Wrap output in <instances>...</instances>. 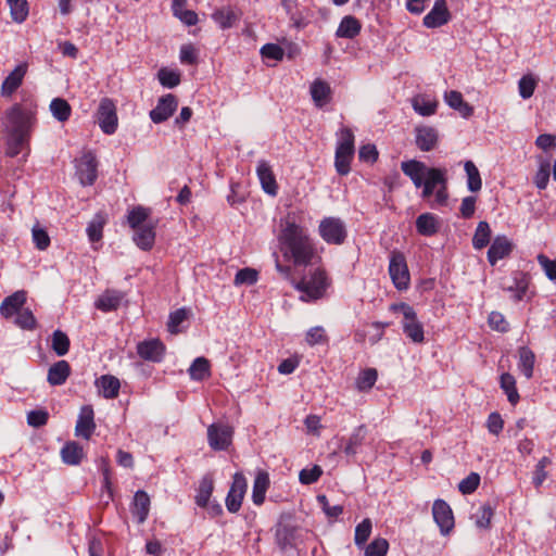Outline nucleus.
Instances as JSON below:
<instances>
[{"label": "nucleus", "instance_id": "obj_1", "mask_svg": "<svg viewBox=\"0 0 556 556\" xmlns=\"http://www.w3.org/2000/svg\"><path fill=\"white\" fill-rule=\"evenodd\" d=\"M36 125L37 104L31 101L14 103L5 111L3 127L7 135L8 156L14 157L24 150L29 152V141Z\"/></svg>", "mask_w": 556, "mask_h": 556}, {"label": "nucleus", "instance_id": "obj_2", "mask_svg": "<svg viewBox=\"0 0 556 556\" xmlns=\"http://www.w3.org/2000/svg\"><path fill=\"white\" fill-rule=\"evenodd\" d=\"M278 243L285 260L292 262L295 266H306L315 257L314 243L306 230L298 224L294 213H289L281 220Z\"/></svg>", "mask_w": 556, "mask_h": 556}, {"label": "nucleus", "instance_id": "obj_3", "mask_svg": "<svg viewBox=\"0 0 556 556\" xmlns=\"http://www.w3.org/2000/svg\"><path fill=\"white\" fill-rule=\"evenodd\" d=\"M403 173L410 178L416 188H421V197L429 199L434 194L432 206L446 205L448 200L447 169L428 167L416 160L405 161L401 164Z\"/></svg>", "mask_w": 556, "mask_h": 556}, {"label": "nucleus", "instance_id": "obj_4", "mask_svg": "<svg viewBox=\"0 0 556 556\" xmlns=\"http://www.w3.org/2000/svg\"><path fill=\"white\" fill-rule=\"evenodd\" d=\"M330 280L323 268L314 269L308 276L295 283V289L301 292L302 301H316L325 296Z\"/></svg>", "mask_w": 556, "mask_h": 556}, {"label": "nucleus", "instance_id": "obj_5", "mask_svg": "<svg viewBox=\"0 0 556 556\" xmlns=\"http://www.w3.org/2000/svg\"><path fill=\"white\" fill-rule=\"evenodd\" d=\"M390 311L403 315V332L412 342L422 343L425 341L424 325L418 320L413 306L405 302L393 303L390 305Z\"/></svg>", "mask_w": 556, "mask_h": 556}, {"label": "nucleus", "instance_id": "obj_6", "mask_svg": "<svg viewBox=\"0 0 556 556\" xmlns=\"http://www.w3.org/2000/svg\"><path fill=\"white\" fill-rule=\"evenodd\" d=\"M318 232L328 244L340 245L346 237L348 230L343 220L338 217H325L320 220Z\"/></svg>", "mask_w": 556, "mask_h": 556}, {"label": "nucleus", "instance_id": "obj_7", "mask_svg": "<svg viewBox=\"0 0 556 556\" xmlns=\"http://www.w3.org/2000/svg\"><path fill=\"white\" fill-rule=\"evenodd\" d=\"M97 119L101 130L105 135H113L116 131L118 117L113 100L109 98L101 99L97 110Z\"/></svg>", "mask_w": 556, "mask_h": 556}, {"label": "nucleus", "instance_id": "obj_8", "mask_svg": "<svg viewBox=\"0 0 556 556\" xmlns=\"http://www.w3.org/2000/svg\"><path fill=\"white\" fill-rule=\"evenodd\" d=\"M390 277L397 290H406L409 286V271L405 256L400 252H393L389 264Z\"/></svg>", "mask_w": 556, "mask_h": 556}, {"label": "nucleus", "instance_id": "obj_9", "mask_svg": "<svg viewBox=\"0 0 556 556\" xmlns=\"http://www.w3.org/2000/svg\"><path fill=\"white\" fill-rule=\"evenodd\" d=\"M233 430L225 424H212L207 428V441L214 451L227 450L232 441Z\"/></svg>", "mask_w": 556, "mask_h": 556}, {"label": "nucleus", "instance_id": "obj_10", "mask_svg": "<svg viewBox=\"0 0 556 556\" xmlns=\"http://www.w3.org/2000/svg\"><path fill=\"white\" fill-rule=\"evenodd\" d=\"M98 162L91 152H85L76 164V175L83 186H91L98 177Z\"/></svg>", "mask_w": 556, "mask_h": 556}, {"label": "nucleus", "instance_id": "obj_11", "mask_svg": "<svg viewBox=\"0 0 556 556\" xmlns=\"http://www.w3.org/2000/svg\"><path fill=\"white\" fill-rule=\"evenodd\" d=\"M247 491V480L241 472H236L230 490L226 496V507L229 513H237L241 508Z\"/></svg>", "mask_w": 556, "mask_h": 556}, {"label": "nucleus", "instance_id": "obj_12", "mask_svg": "<svg viewBox=\"0 0 556 556\" xmlns=\"http://www.w3.org/2000/svg\"><path fill=\"white\" fill-rule=\"evenodd\" d=\"M432 515L443 535L454 528V516L450 505L443 500H437L432 506Z\"/></svg>", "mask_w": 556, "mask_h": 556}, {"label": "nucleus", "instance_id": "obj_13", "mask_svg": "<svg viewBox=\"0 0 556 556\" xmlns=\"http://www.w3.org/2000/svg\"><path fill=\"white\" fill-rule=\"evenodd\" d=\"M451 20V12L446 0H435L430 12L424 17L422 23L427 28H438L447 24Z\"/></svg>", "mask_w": 556, "mask_h": 556}, {"label": "nucleus", "instance_id": "obj_14", "mask_svg": "<svg viewBox=\"0 0 556 556\" xmlns=\"http://www.w3.org/2000/svg\"><path fill=\"white\" fill-rule=\"evenodd\" d=\"M178 101L172 93L159 99L156 106L150 112V118L153 123L160 124L167 121L176 111Z\"/></svg>", "mask_w": 556, "mask_h": 556}, {"label": "nucleus", "instance_id": "obj_15", "mask_svg": "<svg viewBox=\"0 0 556 556\" xmlns=\"http://www.w3.org/2000/svg\"><path fill=\"white\" fill-rule=\"evenodd\" d=\"M256 174L265 193L276 197L278 193V184L269 163L261 160L256 167Z\"/></svg>", "mask_w": 556, "mask_h": 556}, {"label": "nucleus", "instance_id": "obj_16", "mask_svg": "<svg viewBox=\"0 0 556 556\" xmlns=\"http://www.w3.org/2000/svg\"><path fill=\"white\" fill-rule=\"evenodd\" d=\"M138 355L149 362L159 363L165 353V345L159 339L147 340L138 343Z\"/></svg>", "mask_w": 556, "mask_h": 556}, {"label": "nucleus", "instance_id": "obj_17", "mask_svg": "<svg viewBox=\"0 0 556 556\" xmlns=\"http://www.w3.org/2000/svg\"><path fill=\"white\" fill-rule=\"evenodd\" d=\"M96 424L93 420V409L89 405L80 408V413L75 427V434L77 437L89 440L94 432Z\"/></svg>", "mask_w": 556, "mask_h": 556}, {"label": "nucleus", "instance_id": "obj_18", "mask_svg": "<svg viewBox=\"0 0 556 556\" xmlns=\"http://www.w3.org/2000/svg\"><path fill=\"white\" fill-rule=\"evenodd\" d=\"M27 63L18 64L3 80L1 85V96L10 98L22 85L27 73Z\"/></svg>", "mask_w": 556, "mask_h": 556}, {"label": "nucleus", "instance_id": "obj_19", "mask_svg": "<svg viewBox=\"0 0 556 556\" xmlns=\"http://www.w3.org/2000/svg\"><path fill=\"white\" fill-rule=\"evenodd\" d=\"M27 293L24 290H18L7 296L0 305V314L4 318H11L23 309L26 302Z\"/></svg>", "mask_w": 556, "mask_h": 556}, {"label": "nucleus", "instance_id": "obj_20", "mask_svg": "<svg viewBox=\"0 0 556 556\" xmlns=\"http://www.w3.org/2000/svg\"><path fill=\"white\" fill-rule=\"evenodd\" d=\"M511 251V241L505 236H497L489 248L488 261L494 266L500 260L507 257Z\"/></svg>", "mask_w": 556, "mask_h": 556}, {"label": "nucleus", "instance_id": "obj_21", "mask_svg": "<svg viewBox=\"0 0 556 556\" xmlns=\"http://www.w3.org/2000/svg\"><path fill=\"white\" fill-rule=\"evenodd\" d=\"M134 242L143 251H149L155 242V224L148 223L146 226L134 228Z\"/></svg>", "mask_w": 556, "mask_h": 556}, {"label": "nucleus", "instance_id": "obj_22", "mask_svg": "<svg viewBox=\"0 0 556 556\" xmlns=\"http://www.w3.org/2000/svg\"><path fill=\"white\" fill-rule=\"evenodd\" d=\"M312 99L317 108H323L331 100L332 90L330 85L320 78L315 79L309 88Z\"/></svg>", "mask_w": 556, "mask_h": 556}, {"label": "nucleus", "instance_id": "obj_23", "mask_svg": "<svg viewBox=\"0 0 556 556\" xmlns=\"http://www.w3.org/2000/svg\"><path fill=\"white\" fill-rule=\"evenodd\" d=\"M438 131L430 126H421L416 128V144L425 152L431 151L438 144Z\"/></svg>", "mask_w": 556, "mask_h": 556}, {"label": "nucleus", "instance_id": "obj_24", "mask_svg": "<svg viewBox=\"0 0 556 556\" xmlns=\"http://www.w3.org/2000/svg\"><path fill=\"white\" fill-rule=\"evenodd\" d=\"M62 462L70 466H77L81 463L85 457V451L83 446L75 441H70L64 444L61 448Z\"/></svg>", "mask_w": 556, "mask_h": 556}, {"label": "nucleus", "instance_id": "obj_25", "mask_svg": "<svg viewBox=\"0 0 556 556\" xmlns=\"http://www.w3.org/2000/svg\"><path fill=\"white\" fill-rule=\"evenodd\" d=\"M444 101L446 104L458 111V113L468 118L473 114V108L466 101H464L463 94L459 91L451 90L444 93Z\"/></svg>", "mask_w": 556, "mask_h": 556}, {"label": "nucleus", "instance_id": "obj_26", "mask_svg": "<svg viewBox=\"0 0 556 556\" xmlns=\"http://www.w3.org/2000/svg\"><path fill=\"white\" fill-rule=\"evenodd\" d=\"M150 511V497L147 492L139 490L134 496V506L131 513L138 523H143Z\"/></svg>", "mask_w": 556, "mask_h": 556}, {"label": "nucleus", "instance_id": "obj_27", "mask_svg": "<svg viewBox=\"0 0 556 556\" xmlns=\"http://www.w3.org/2000/svg\"><path fill=\"white\" fill-rule=\"evenodd\" d=\"M70 375V364L66 361H59L49 368L47 380L51 386H62Z\"/></svg>", "mask_w": 556, "mask_h": 556}, {"label": "nucleus", "instance_id": "obj_28", "mask_svg": "<svg viewBox=\"0 0 556 556\" xmlns=\"http://www.w3.org/2000/svg\"><path fill=\"white\" fill-rule=\"evenodd\" d=\"M123 293L116 290H106L96 301L94 305L102 312L115 311L119 307Z\"/></svg>", "mask_w": 556, "mask_h": 556}, {"label": "nucleus", "instance_id": "obj_29", "mask_svg": "<svg viewBox=\"0 0 556 556\" xmlns=\"http://www.w3.org/2000/svg\"><path fill=\"white\" fill-rule=\"evenodd\" d=\"M518 357V369L527 379H531L533 377L535 354L528 346H520Z\"/></svg>", "mask_w": 556, "mask_h": 556}, {"label": "nucleus", "instance_id": "obj_30", "mask_svg": "<svg viewBox=\"0 0 556 556\" xmlns=\"http://www.w3.org/2000/svg\"><path fill=\"white\" fill-rule=\"evenodd\" d=\"M101 394L105 399H115L118 396L121 382L112 375H103L96 381Z\"/></svg>", "mask_w": 556, "mask_h": 556}, {"label": "nucleus", "instance_id": "obj_31", "mask_svg": "<svg viewBox=\"0 0 556 556\" xmlns=\"http://www.w3.org/2000/svg\"><path fill=\"white\" fill-rule=\"evenodd\" d=\"M294 528L288 525H278L275 531V542L281 552L294 546Z\"/></svg>", "mask_w": 556, "mask_h": 556}, {"label": "nucleus", "instance_id": "obj_32", "mask_svg": "<svg viewBox=\"0 0 556 556\" xmlns=\"http://www.w3.org/2000/svg\"><path fill=\"white\" fill-rule=\"evenodd\" d=\"M212 18L220 26L226 29L232 27L240 18V12L231 7H225L216 10L212 14Z\"/></svg>", "mask_w": 556, "mask_h": 556}, {"label": "nucleus", "instance_id": "obj_33", "mask_svg": "<svg viewBox=\"0 0 556 556\" xmlns=\"http://www.w3.org/2000/svg\"><path fill=\"white\" fill-rule=\"evenodd\" d=\"M361 29L362 25L359 21L354 16L348 15L341 20L336 36L339 38L353 39L361 33Z\"/></svg>", "mask_w": 556, "mask_h": 556}, {"label": "nucleus", "instance_id": "obj_34", "mask_svg": "<svg viewBox=\"0 0 556 556\" xmlns=\"http://www.w3.org/2000/svg\"><path fill=\"white\" fill-rule=\"evenodd\" d=\"M415 112L421 116H431L437 112L438 101L427 94H417L412 100Z\"/></svg>", "mask_w": 556, "mask_h": 556}, {"label": "nucleus", "instance_id": "obj_35", "mask_svg": "<svg viewBox=\"0 0 556 556\" xmlns=\"http://www.w3.org/2000/svg\"><path fill=\"white\" fill-rule=\"evenodd\" d=\"M269 486V477L265 471L256 475L253 483L252 501L255 505H262L265 501V494Z\"/></svg>", "mask_w": 556, "mask_h": 556}, {"label": "nucleus", "instance_id": "obj_36", "mask_svg": "<svg viewBox=\"0 0 556 556\" xmlns=\"http://www.w3.org/2000/svg\"><path fill=\"white\" fill-rule=\"evenodd\" d=\"M214 490V480L211 475L204 476L199 484L198 493L195 495V503L200 507L208 505L211 495Z\"/></svg>", "mask_w": 556, "mask_h": 556}, {"label": "nucleus", "instance_id": "obj_37", "mask_svg": "<svg viewBox=\"0 0 556 556\" xmlns=\"http://www.w3.org/2000/svg\"><path fill=\"white\" fill-rule=\"evenodd\" d=\"M190 378L195 381H202L211 376V364L205 357H197L189 370Z\"/></svg>", "mask_w": 556, "mask_h": 556}, {"label": "nucleus", "instance_id": "obj_38", "mask_svg": "<svg viewBox=\"0 0 556 556\" xmlns=\"http://www.w3.org/2000/svg\"><path fill=\"white\" fill-rule=\"evenodd\" d=\"M500 386H501V389L507 395L508 402L511 405H516L519 402L520 396H519L518 390L516 388L515 377L513 375H510L509 372L502 374L501 378H500Z\"/></svg>", "mask_w": 556, "mask_h": 556}, {"label": "nucleus", "instance_id": "obj_39", "mask_svg": "<svg viewBox=\"0 0 556 556\" xmlns=\"http://www.w3.org/2000/svg\"><path fill=\"white\" fill-rule=\"evenodd\" d=\"M150 215V208L138 205L128 212L127 223L131 229L139 228L148 224Z\"/></svg>", "mask_w": 556, "mask_h": 556}, {"label": "nucleus", "instance_id": "obj_40", "mask_svg": "<svg viewBox=\"0 0 556 556\" xmlns=\"http://www.w3.org/2000/svg\"><path fill=\"white\" fill-rule=\"evenodd\" d=\"M417 231L422 236H432L438 231V222L434 215L424 213L416 219Z\"/></svg>", "mask_w": 556, "mask_h": 556}, {"label": "nucleus", "instance_id": "obj_41", "mask_svg": "<svg viewBox=\"0 0 556 556\" xmlns=\"http://www.w3.org/2000/svg\"><path fill=\"white\" fill-rule=\"evenodd\" d=\"M50 111L53 117L64 123L70 119L72 114V108L65 99L54 98L50 103Z\"/></svg>", "mask_w": 556, "mask_h": 556}, {"label": "nucleus", "instance_id": "obj_42", "mask_svg": "<svg viewBox=\"0 0 556 556\" xmlns=\"http://www.w3.org/2000/svg\"><path fill=\"white\" fill-rule=\"evenodd\" d=\"M491 228L488 222H480L476 228L473 238H472V245L476 250H481L485 248L491 240Z\"/></svg>", "mask_w": 556, "mask_h": 556}, {"label": "nucleus", "instance_id": "obj_43", "mask_svg": "<svg viewBox=\"0 0 556 556\" xmlns=\"http://www.w3.org/2000/svg\"><path fill=\"white\" fill-rule=\"evenodd\" d=\"M467 175V187L471 192H477L482 187V180L479 169L471 161H466L464 165Z\"/></svg>", "mask_w": 556, "mask_h": 556}, {"label": "nucleus", "instance_id": "obj_44", "mask_svg": "<svg viewBox=\"0 0 556 556\" xmlns=\"http://www.w3.org/2000/svg\"><path fill=\"white\" fill-rule=\"evenodd\" d=\"M10 7L12 20L16 23H23L29 13L27 0H7Z\"/></svg>", "mask_w": 556, "mask_h": 556}, {"label": "nucleus", "instance_id": "obj_45", "mask_svg": "<svg viewBox=\"0 0 556 556\" xmlns=\"http://www.w3.org/2000/svg\"><path fill=\"white\" fill-rule=\"evenodd\" d=\"M336 150L354 153V134L349 127H342L338 132V143Z\"/></svg>", "mask_w": 556, "mask_h": 556}, {"label": "nucleus", "instance_id": "obj_46", "mask_svg": "<svg viewBox=\"0 0 556 556\" xmlns=\"http://www.w3.org/2000/svg\"><path fill=\"white\" fill-rule=\"evenodd\" d=\"M366 428L364 425L357 427L354 432L349 438V441L344 447V453L349 456L355 455L357 453V448L362 445L365 440Z\"/></svg>", "mask_w": 556, "mask_h": 556}, {"label": "nucleus", "instance_id": "obj_47", "mask_svg": "<svg viewBox=\"0 0 556 556\" xmlns=\"http://www.w3.org/2000/svg\"><path fill=\"white\" fill-rule=\"evenodd\" d=\"M281 5L296 28L304 26V18L298 9V0H281Z\"/></svg>", "mask_w": 556, "mask_h": 556}, {"label": "nucleus", "instance_id": "obj_48", "mask_svg": "<svg viewBox=\"0 0 556 556\" xmlns=\"http://www.w3.org/2000/svg\"><path fill=\"white\" fill-rule=\"evenodd\" d=\"M70 339L65 332L55 330L52 333L51 349L55 352L56 355H65L70 350Z\"/></svg>", "mask_w": 556, "mask_h": 556}, {"label": "nucleus", "instance_id": "obj_49", "mask_svg": "<svg viewBox=\"0 0 556 556\" xmlns=\"http://www.w3.org/2000/svg\"><path fill=\"white\" fill-rule=\"evenodd\" d=\"M377 378V370L375 368H367L358 375L356 387L359 391H368L375 386Z\"/></svg>", "mask_w": 556, "mask_h": 556}, {"label": "nucleus", "instance_id": "obj_50", "mask_svg": "<svg viewBox=\"0 0 556 556\" xmlns=\"http://www.w3.org/2000/svg\"><path fill=\"white\" fill-rule=\"evenodd\" d=\"M353 156L354 153L336 150L334 167L339 175L345 176L350 173Z\"/></svg>", "mask_w": 556, "mask_h": 556}, {"label": "nucleus", "instance_id": "obj_51", "mask_svg": "<svg viewBox=\"0 0 556 556\" xmlns=\"http://www.w3.org/2000/svg\"><path fill=\"white\" fill-rule=\"evenodd\" d=\"M493 515L494 510L490 504L480 506L473 515L476 526L480 529H488Z\"/></svg>", "mask_w": 556, "mask_h": 556}, {"label": "nucleus", "instance_id": "obj_52", "mask_svg": "<svg viewBox=\"0 0 556 556\" xmlns=\"http://www.w3.org/2000/svg\"><path fill=\"white\" fill-rule=\"evenodd\" d=\"M105 219L102 215H96L87 227V235L91 242H98L102 239L103 226Z\"/></svg>", "mask_w": 556, "mask_h": 556}, {"label": "nucleus", "instance_id": "obj_53", "mask_svg": "<svg viewBox=\"0 0 556 556\" xmlns=\"http://www.w3.org/2000/svg\"><path fill=\"white\" fill-rule=\"evenodd\" d=\"M14 324L25 330H33L37 326V320L29 308H23L16 314Z\"/></svg>", "mask_w": 556, "mask_h": 556}, {"label": "nucleus", "instance_id": "obj_54", "mask_svg": "<svg viewBox=\"0 0 556 556\" xmlns=\"http://www.w3.org/2000/svg\"><path fill=\"white\" fill-rule=\"evenodd\" d=\"M188 318V311L186 308H178L172 312L168 317L167 329L172 334L180 332L179 326Z\"/></svg>", "mask_w": 556, "mask_h": 556}, {"label": "nucleus", "instance_id": "obj_55", "mask_svg": "<svg viewBox=\"0 0 556 556\" xmlns=\"http://www.w3.org/2000/svg\"><path fill=\"white\" fill-rule=\"evenodd\" d=\"M372 523L369 518L364 519L355 528L354 541L357 546L364 545L370 536Z\"/></svg>", "mask_w": 556, "mask_h": 556}, {"label": "nucleus", "instance_id": "obj_56", "mask_svg": "<svg viewBox=\"0 0 556 556\" xmlns=\"http://www.w3.org/2000/svg\"><path fill=\"white\" fill-rule=\"evenodd\" d=\"M536 87V79L532 75H525L518 83L519 94L522 99H529L533 96Z\"/></svg>", "mask_w": 556, "mask_h": 556}, {"label": "nucleus", "instance_id": "obj_57", "mask_svg": "<svg viewBox=\"0 0 556 556\" xmlns=\"http://www.w3.org/2000/svg\"><path fill=\"white\" fill-rule=\"evenodd\" d=\"M157 78L163 87L174 88L180 83V75L175 71L161 68L157 73Z\"/></svg>", "mask_w": 556, "mask_h": 556}, {"label": "nucleus", "instance_id": "obj_58", "mask_svg": "<svg viewBox=\"0 0 556 556\" xmlns=\"http://www.w3.org/2000/svg\"><path fill=\"white\" fill-rule=\"evenodd\" d=\"M389 549V543L386 539H375L368 544L365 551L366 556H386Z\"/></svg>", "mask_w": 556, "mask_h": 556}, {"label": "nucleus", "instance_id": "obj_59", "mask_svg": "<svg viewBox=\"0 0 556 556\" xmlns=\"http://www.w3.org/2000/svg\"><path fill=\"white\" fill-rule=\"evenodd\" d=\"M551 465V459L546 456L542 457L536 466H535V470L533 472V478H532V482L533 484L535 485V488H540L542 485V483L545 481V479L547 478V472L545 470V468Z\"/></svg>", "mask_w": 556, "mask_h": 556}, {"label": "nucleus", "instance_id": "obj_60", "mask_svg": "<svg viewBox=\"0 0 556 556\" xmlns=\"http://www.w3.org/2000/svg\"><path fill=\"white\" fill-rule=\"evenodd\" d=\"M480 484V476L477 472L469 473L458 484V490L463 494L473 493Z\"/></svg>", "mask_w": 556, "mask_h": 556}, {"label": "nucleus", "instance_id": "obj_61", "mask_svg": "<svg viewBox=\"0 0 556 556\" xmlns=\"http://www.w3.org/2000/svg\"><path fill=\"white\" fill-rule=\"evenodd\" d=\"M536 260L546 277L549 280H556V260H551L543 253L539 254Z\"/></svg>", "mask_w": 556, "mask_h": 556}, {"label": "nucleus", "instance_id": "obj_62", "mask_svg": "<svg viewBox=\"0 0 556 556\" xmlns=\"http://www.w3.org/2000/svg\"><path fill=\"white\" fill-rule=\"evenodd\" d=\"M257 271L253 268H242L238 270L235 277L236 285H253L257 281Z\"/></svg>", "mask_w": 556, "mask_h": 556}, {"label": "nucleus", "instance_id": "obj_63", "mask_svg": "<svg viewBox=\"0 0 556 556\" xmlns=\"http://www.w3.org/2000/svg\"><path fill=\"white\" fill-rule=\"evenodd\" d=\"M327 340L325 329L320 326L313 327L306 332L305 341L311 346L327 342Z\"/></svg>", "mask_w": 556, "mask_h": 556}, {"label": "nucleus", "instance_id": "obj_64", "mask_svg": "<svg viewBox=\"0 0 556 556\" xmlns=\"http://www.w3.org/2000/svg\"><path fill=\"white\" fill-rule=\"evenodd\" d=\"M549 175H551L549 163L548 162L542 163L534 176V185L540 190H544L547 187V184L549 180Z\"/></svg>", "mask_w": 556, "mask_h": 556}]
</instances>
